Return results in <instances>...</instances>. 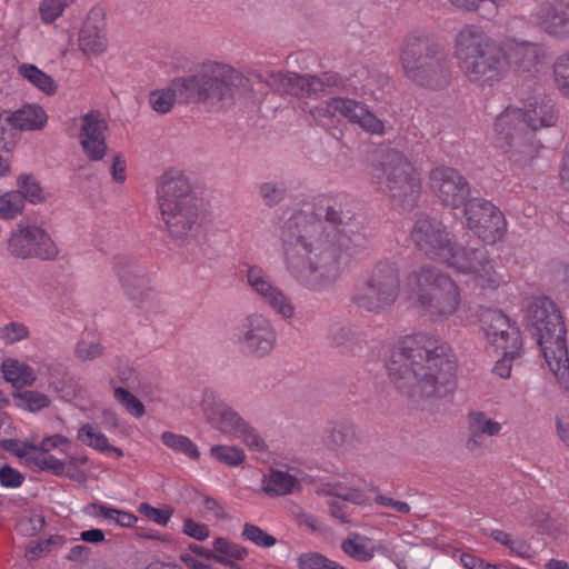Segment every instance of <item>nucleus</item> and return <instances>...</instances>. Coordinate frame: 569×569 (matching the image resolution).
I'll list each match as a JSON object with an SVG mask.
<instances>
[{"label":"nucleus","instance_id":"nucleus-32","mask_svg":"<svg viewBox=\"0 0 569 569\" xmlns=\"http://www.w3.org/2000/svg\"><path fill=\"white\" fill-rule=\"evenodd\" d=\"M470 438L467 447L473 450L482 445V436H496L501 430V425L497 421L488 419L483 412H471L469 415Z\"/></svg>","mask_w":569,"mask_h":569},{"label":"nucleus","instance_id":"nucleus-47","mask_svg":"<svg viewBox=\"0 0 569 569\" xmlns=\"http://www.w3.org/2000/svg\"><path fill=\"white\" fill-rule=\"evenodd\" d=\"M113 396L116 400L119 401L134 418H141L146 413L144 405L128 389L117 387L113 390Z\"/></svg>","mask_w":569,"mask_h":569},{"label":"nucleus","instance_id":"nucleus-24","mask_svg":"<svg viewBox=\"0 0 569 569\" xmlns=\"http://www.w3.org/2000/svg\"><path fill=\"white\" fill-rule=\"evenodd\" d=\"M326 111L330 116L337 113L349 119L351 122L359 124L363 130L371 134H383L385 124L376 114H373L369 108L362 102L335 97L327 102Z\"/></svg>","mask_w":569,"mask_h":569},{"label":"nucleus","instance_id":"nucleus-59","mask_svg":"<svg viewBox=\"0 0 569 569\" xmlns=\"http://www.w3.org/2000/svg\"><path fill=\"white\" fill-rule=\"evenodd\" d=\"M24 476L10 466L0 468V483L6 488H18L23 483Z\"/></svg>","mask_w":569,"mask_h":569},{"label":"nucleus","instance_id":"nucleus-9","mask_svg":"<svg viewBox=\"0 0 569 569\" xmlns=\"http://www.w3.org/2000/svg\"><path fill=\"white\" fill-rule=\"evenodd\" d=\"M417 302L432 319H448L458 310L461 296L458 284L441 270L423 266L412 273Z\"/></svg>","mask_w":569,"mask_h":569},{"label":"nucleus","instance_id":"nucleus-2","mask_svg":"<svg viewBox=\"0 0 569 569\" xmlns=\"http://www.w3.org/2000/svg\"><path fill=\"white\" fill-rule=\"evenodd\" d=\"M387 369L399 391L411 399H441L457 387V357L451 347L425 332L400 339Z\"/></svg>","mask_w":569,"mask_h":569},{"label":"nucleus","instance_id":"nucleus-62","mask_svg":"<svg viewBox=\"0 0 569 569\" xmlns=\"http://www.w3.org/2000/svg\"><path fill=\"white\" fill-rule=\"evenodd\" d=\"M127 163L121 153H116L112 157V164L110 173L116 182L122 183L126 180Z\"/></svg>","mask_w":569,"mask_h":569},{"label":"nucleus","instance_id":"nucleus-60","mask_svg":"<svg viewBox=\"0 0 569 569\" xmlns=\"http://www.w3.org/2000/svg\"><path fill=\"white\" fill-rule=\"evenodd\" d=\"M182 532L199 541L206 540L210 535V530L207 525L194 522L192 519L184 520Z\"/></svg>","mask_w":569,"mask_h":569},{"label":"nucleus","instance_id":"nucleus-48","mask_svg":"<svg viewBox=\"0 0 569 569\" xmlns=\"http://www.w3.org/2000/svg\"><path fill=\"white\" fill-rule=\"evenodd\" d=\"M553 77L559 91L569 97V51L557 57L553 63Z\"/></svg>","mask_w":569,"mask_h":569},{"label":"nucleus","instance_id":"nucleus-17","mask_svg":"<svg viewBox=\"0 0 569 569\" xmlns=\"http://www.w3.org/2000/svg\"><path fill=\"white\" fill-rule=\"evenodd\" d=\"M429 183L442 203L452 208L465 207L470 198L471 188L467 179L455 168L438 166L429 173Z\"/></svg>","mask_w":569,"mask_h":569},{"label":"nucleus","instance_id":"nucleus-42","mask_svg":"<svg viewBox=\"0 0 569 569\" xmlns=\"http://www.w3.org/2000/svg\"><path fill=\"white\" fill-rule=\"evenodd\" d=\"M17 186L18 189L16 192L23 197V202L28 200L29 202L37 204L46 201L43 189L34 176L21 173L17 178Z\"/></svg>","mask_w":569,"mask_h":569},{"label":"nucleus","instance_id":"nucleus-31","mask_svg":"<svg viewBox=\"0 0 569 569\" xmlns=\"http://www.w3.org/2000/svg\"><path fill=\"white\" fill-rule=\"evenodd\" d=\"M305 74L271 71L266 74V86L277 92L303 97Z\"/></svg>","mask_w":569,"mask_h":569},{"label":"nucleus","instance_id":"nucleus-20","mask_svg":"<svg viewBox=\"0 0 569 569\" xmlns=\"http://www.w3.org/2000/svg\"><path fill=\"white\" fill-rule=\"evenodd\" d=\"M156 191L160 210L202 201L190 179L178 169L164 171L157 180Z\"/></svg>","mask_w":569,"mask_h":569},{"label":"nucleus","instance_id":"nucleus-37","mask_svg":"<svg viewBox=\"0 0 569 569\" xmlns=\"http://www.w3.org/2000/svg\"><path fill=\"white\" fill-rule=\"evenodd\" d=\"M18 72L43 93L48 96L56 93L57 84L53 78L40 70L37 66L23 63L19 66Z\"/></svg>","mask_w":569,"mask_h":569},{"label":"nucleus","instance_id":"nucleus-27","mask_svg":"<svg viewBox=\"0 0 569 569\" xmlns=\"http://www.w3.org/2000/svg\"><path fill=\"white\" fill-rule=\"evenodd\" d=\"M499 47L506 60V72L510 67L517 70L530 71L536 66L540 53V47L537 43L526 40L519 41L513 38L503 40Z\"/></svg>","mask_w":569,"mask_h":569},{"label":"nucleus","instance_id":"nucleus-22","mask_svg":"<svg viewBox=\"0 0 569 569\" xmlns=\"http://www.w3.org/2000/svg\"><path fill=\"white\" fill-rule=\"evenodd\" d=\"M480 321L489 343L496 349L511 348V352L521 350L520 330L511 325L510 319L501 310L488 309L481 313Z\"/></svg>","mask_w":569,"mask_h":569},{"label":"nucleus","instance_id":"nucleus-16","mask_svg":"<svg viewBox=\"0 0 569 569\" xmlns=\"http://www.w3.org/2000/svg\"><path fill=\"white\" fill-rule=\"evenodd\" d=\"M113 271L123 293L138 307L144 303L152 291L146 268L132 256L118 254L113 259Z\"/></svg>","mask_w":569,"mask_h":569},{"label":"nucleus","instance_id":"nucleus-55","mask_svg":"<svg viewBox=\"0 0 569 569\" xmlns=\"http://www.w3.org/2000/svg\"><path fill=\"white\" fill-rule=\"evenodd\" d=\"M62 542L63 537L59 535L51 536L49 539L42 541H30L26 549V556L31 560L38 559L41 556L50 552L51 546L60 545Z\"/></svg>","mask_w":569,"mask_h":569},{"label":"nucleus","instance_id":"nucleus-51","mask_svg":"<svg viewBox=\"0 0 569 569\" xmlns=\"http://www.w3.org/2000/svg\"><path fill=\"white\" fill-rule=\"evenodd\" d=\"M242 537L260 548H270L277 543V539L273 536L249 522L243 526Z\"/></svg>","mask_w":569,"mask_h":569},{"label":"nucleus","instance_id":"nucleus-29","mask_svg":"<svg viewBox=\"0 0 569 569\" xmlns=\"http://www.w3.org/2000/svg\"><path fill=\"white\" fill-rule=\"evenodd\" d=\"M347 80L335 71H326L319 74H305L303 97L319 93H336L343 90Z\"/></svg>","mask_w":569,"mask_h":569},{"label":"nucleus","instance_id":"nucleus-23","mask_svg":"<svg viewBox=\"0 0 569 569\" xmlns=\"http://www.w3.org/2000/svg\"><path fill=\"white\" fill-rule=\"evenodd\" d=\"M108 123L98 110H91L81 117L80 144L91 161H100L107 153L106 131Z\"/></svg>","mask_w":569,"mask_h":569},{"label":"nucleus","instance_id":"nucleus-46","mask_svg":"<svg viewBox=\"0 0 569 569\" xmlns=\"http://www.w3.org/2000/svg\"><path fill=\"white\" fill-rule=\"evenodd\" d=\"M77 438L88 447L102 452H106L110 445L106 435L97 432L90 423H86L79 429Z\"/></svg>","mask_w":569,"mask_h":569},{"label":"nucleus","instance_id":"nucleus-12","mask_svg":"<svg viewBox=\"0 0 569 569\" xmlns=\"http://www.w3.org/2000/svg\"><path fill=\"white\" fill-rule=\"evenodd\" d=\"M446 262L463 274H471L476 286L483 290H496L505 282L495 269L489 251L485 247L452 246Z\"/></svg>","mask_w":569,"mask_h":569},{"label":"nucleus","instance_id":"nucleus-19","mask_svg":"<svg viewBox=\"0 0 569 569\" xmlns=\"http://www.w3.org/2000/svg\"><path fill=\"white\" fill-rule=\"evenodd\" d=\"M160 212L169 236L182 241L196 238L206 219L202 201L167 208Z\"/></svg>","mask_w":569,"mask_h":569},{"label":"nucleus","instance_id":"nucleus-30","mask_svg":"<svg viewBox=\"0 0 569 569\" xmlns=\"http://www.w3.org/2000/svg\"><path fill=\"white\" fill-rule=\"evenodd\" d=\"M330 343L337 348L355 353L362 349L365 342L362 332L355 326L346 323H335L329 330Z\"/></svg>","mask_w":569,"mask_h":569},{"label":"nucleus","instance_id":"nucleus-33","mask_svg":"<svg viewBox=\"0 0 569 569\" xmlns=\"http://www.w3.org/2000/svg\"><path fill=\"white\" fill-rule=\"evenodd\" d=\"M342 551L357 561H369L375 557V546L370 538L350 532L341 543Z\"/></svg>","mask_w":569,"mask_h":569},{"label":"nucleus","instance_id":"nucleus-11","mask_svg":"<svg viewBox=\"0 0 569 569\" xmlns=\"http://www.w3.org/2000/svg\"><path fill=\"white\" fill-rule=\"evenodd\" d=\"M202 410L207 422L213 429L223 435L241 439L242 442L252 450L259 452L266 450V442L257 430L230 406L217 399L213 392L204 393Z\"/></svg>","mask_w":569,"mask_h":569},{"label":"nucleus","instance_id":"nucleus-14","mask_svg":"<svg viewBox=\"0 0 569 569\" xmlns=\"http://www.w3.org/2000/svg\"><path fill=\"white\" fill-rule=\"evenodd\" d=\"M463 208L467 227L485 243L495 244L503 238L507 222L498 207L476 197L469 199Z\"/></svg>","mask_w":569,"mask_h":569},{"label":"nucleus","instance_id":"nucleus-63","mask_svg":"<svg viewBox=\"0 0 569 569\" xmlns=\"http://www.w3.org/2000/svg\"><path fill=\"white\" fill-rule=\"evenodd\" d=\"M375 501L382 507H390L400 513H409L410 506L405 501L395 500L383 495H379L375 498Z\"/></svg>","mask_w":569,"mask_h":569},{"label":"nucleus","instance_id":"nucleus-38","mask_svg":"<svg viewBox=\"0 0 569 569\" xmlns=\"http://www.w3.org/2000/svg\"><path fill=\"white\" fill-rule=\"evenodd\" d=\"M161 441L174 452L184 455L191 460H198L200 458V451L197 445L187 436L164 431L161 435Z\"/></svg>","mask_w":569,"mask_h":569},{"label":"nucleus","instance_id":"nucleus-18","mask_svg":"<svg viewBox=\"0 0 569 569\" xmlns=\"http://www.w3.org/2000/svg\"><path fill=\"white\" fill-rule=\"evenodd\" d=\"M416 247L430 258L446 260L453 242L440 221L426 214L417 217L411 230Z\"/></svg>","mask_w":569,"mask_h":569},{"label":"nucleus","instance_id":"nucleus-10","mask_svg":"<svg viewBox=\"0 0 569 569\" xmlns=\"http://www.w3.org/2000/svg\"><path fill=\"white\" fill-rule=\"evenodd\" d=\"M400 292L399 271L395 263L381 261L375 266L368 279L352 296L358 309L381 313L390 308Z\"/></svg>","mask_w":569,"mask_h":569},{"label":"nucleus","instance_id":"nucleus-49","mask_svg":"<svg viewBox=\"0 0 569 569\" xmlns=\"http://www.w3.org/2000/svg\"><path fill=\"white\" fill-rule=\"evenodd\" d=\"M29 459L32 461V465L37 466L41 471H49L58 477L64 476L68 478H73V476L69 472L67 462L51 455L47 457H36Z\"/></svg>","mask_w":569,"mask_h":569},{"label":"nucleus","instance_id":"nucleus-39","mask_svg":"<svg viewBox=\"0 0 569 569\" xmlns=\"http://www.w3.org/2000/svg\"><path fill=\"white\" fill-rule=\"evenodd\" d=\"M212 546L213 553H210L209 556L212 557V560L219 563L232 558L246 559L249 555L247 548L222 537L216 538Z\"/></svg>","mask_w":569,"mask_h":569},{"label":"nucleus","instance_id":"nucleus-61","mask_svg":"<svg viewBox=\"0 0 569 569\" xmlns=\"http://www.w3.org/2000/svg\"><path fill=\"white\" fill-rule=\"evenodd\" d=\"M506 547L510 550V552L525 559L531 558L533 555L531 546L523 539L511 538L506 543Z\"/></svg>","mask_w":569,"mask_h":569},{"label":"nucleus","instance_id":"nucleus-64","mask_svg":"<svg viewBox=\"0 0 569 569\" xmlns=\"http://www.w3.org/2000/svg\"><path fill=\"white\" fill-rule=\"evenodd\" d=\"M69 439L62 435H53L44 438L39 445V451L42 453L49 452L51 449L58 448L61 445L69 443Z\"/></svg>","mask_w":569,"mask_h":569},{"label":"nucleus","instance_id":"nucleus-44","mask_svg":"<svg viewBox=\"0 0 569 569\" xmlns=\"http://www.w3.org/2000/svg\"><path fill=\"white\" fill-rule=\"evenodd\" d=\"M210 455L229 467H237L244 461V451L236 446L214 445L210 449Z\"/></svg>","mask_w":569,"mask_h":569},{"label":"nucleus","instance_id":"nucleus-53","mask_svg":"<svg viewBox=\"0 0 569 569\" xmlns=\"http://www.w3.org/2000/svg\"><path fill=\"white\" fill-rule=\"evenodd\" d=\"M327 493L345 501H350L355 505H362L366 502L363 492L358 489L347 487L340 482L328 485Z\"/></svg>","mask_w":569,"mask_h":569},{"label":"nucleus","instance_id":"nucleus-45","mask_svg":"<svg viewBox=\"0 0 569 569\" xmlns=\"http://www.w3.org/2000/svg\"><path fill=\"white\" fill-rule=\"evenodd\" d=\"M23 208V197L16 190L0 196V218L13 219L22 212Z\"/></svg>","mask_w":569,"mask_h":569},{"label":"nucleus","instance_id":"nucleus-26","mask_svg":"<svg viewBox=\"0 0 569 569\" xmlns=\"http://www.w3.org/2000/svg\"><path fill=\"white\" fill-rule=\"evenodd\" d=\"M535 18L538 26L549 36L569 38V2H543L537 8Z\"/></svg>","mask_w":569,"mask_h":569},{"label":"nucleus","instance_id":"nucleus-6","mask_svg":"<svg viewBox=\"0 0 569 569\" xmlns=\"http://www.w3.org/2000/svg\"><path fill=\"white\" fill-rule=\"evenodd\" d=\"M528 326L560 387L569 392V356L566 327L560 310L548 297H537L529 305Z\"/></svg>","mask_w":569,"mask_h":569},{"label":"nucleus","instance_id":"nucleus-3","mask_svg":"<svg viewBox=\"0 0 569 569\" xmlns=\"http://www.w3.org/2000/svg\"><path fill=\"white\" fill-rule=\"evenodd\" d=\"M558 111L552 99L547 96L530 97L522 108H507L495 122L500 147L509 159L525 167L538 154L541 142L536 139L540 128L556 124Z\"/></svg>","mask_w":569,"mask_h":569},{"label":"nucleus","instance_id":"nucleus-8","mask_svg":"<svg viewBox=\"0 0 569 569\" xmlns=\"http://www.w3.org/2000/svg\"><path fill=\"white\" fill-rule=\"evenodd\" d=\"M372 177L395 202L413 208L420 197L421 182L413 166L397 150H388L373 166Z\"/></svg>","mask_w":569,"mask_h":569},{"label":"nucleus","instance_id":"nucleus-43","mask_svg":"<svg viewBox=\"0 0 569 569\" xmlns=\"http://www.w3.org/2000/svg\"><path fill=\"white\" fill-rule=\"evenodd\" d=\"M13 399L17 407L31 412L40 411L51 402L47 395L36 390L17 391L13 393Z\"/></svg>","mask_w":569,"mask_h":569},{"label":"nucleus","instance_id":"nucleus-7","mask_svg":"<svg viewBox=\"0 0 569 569\" xmlns=\"http://www.w3.org/2000/svg\"><path fill=\"white\" fill-rule=\"evenodd\" d=\"M455 57L465 77L478 86H492L506 74L499 44L476 24H466L457 33Z\"/></svg>","mask_w":569,"mask_h":569},{"label":"nucleus","instance_id":"nucleus-15","mask_svg":"<svg viewBox=\"0 0 569 569\" xmlns=\"http://www.w3.org/2000/svg\"><path fill=\"white\" fill-rule=\"evenodd\" d=\"M8 251L14 258L41 260H52L59 253L56 243L44 229L37 226L22 227L21 224L11 233L8 240Z\"/></svg>","mask_w":569,"mask_h":569},{"label":"nucleus","instance_id":"nucleus-36","mask_svg":"<svg viewBox=\"0 0 569 569\" xmlns=\"http://www.w3.org/2000/svg\"><path fill=\"white\" fill-rule=\"evenodd\" d=\"M1 369L4 379L16 388L32 386L36 380L32 369L24 363H20L18 360L9 359L3 361Z\"/></svg>","mask_w":569,"mask_h":569},{"label":"nucleus","instance_id":"nucleus-25","mask_svg":"<svg viewBox=\"0 0 569 569\" xmlns=\"http://www.w3.org/2000/svg\"><path fill=\"white\" fill-rule=\"evenodd\" d=\"M79 48L84 54H101L108 47L106 12L101 7H93L79 32Z\"/></svg>","mask_w":569,"mask_h":569},{"label":"nucleus","instance_id":"nucleus-57","mask_svg":"<svg viewBox=\"0 0 569 569\" xmlns=\"http://www.w3.org/2000/svg\"><path fill=\"white\" fill-rule=\"evenodd\" d=\"M68 6L67 0H43L40 4V14L43 21L52 22L60 17Z\"/></svg>","mask_w":569,"mask_h":569},{"label":"nucleus","instance_id":"nucleus-35","mask_svg":"<svg viewBox=\"0 0 569 569\" xmlns=\"http://www.w3.org/2000/svg\"><path fill=\"white\" fill-rule=\"evenodd\" d=\"M358 439L357 427L351 421H340L333 423L327 430V445L331 448H347Z\"/></svg>","mask_w":569,"mask_h":569},{"label":"nucleus","instance_id":"nucleus-56","mask_svg":"<svg viewBox=\"0 0 569 569\" xmlns=\"http://www.w3.org/2000/svg\"><path fill=\"white\" fill-rule=\"evenodd\" d=\"M138 511H139V513L144 516L147 519H149L160 526H166L169 522V520L173 513V509L171 507H168L164 509H159V508L152 507L151 505H149L147 502L140 503L138 507Z\"/></svg>","mask_w":569,"mask_h":569},{"label":"nucleus","instance_id":"nucleus-34","mask_svg":"<svg viewBox=\"0 0 569 569\" xmlns=\"http://www.w3.org/2000/svg\"><path fill=\"white\" fill-rule=\"evenodd\" d=\"M299 487L298 479L286 471L272 470L271 473L264 478L262 488L264 492L270 496H283L292 493L295 489Z\"/></svg>","mask_w":569,"mask_h":569},{"label":"nucleus","instance_id":"nucleus-41","mask_svg":"<svg viewBox=\"0 0 569 569\" xmlns=\"http://www.w3.org/2000/svg\"><path fill=\"white\" fill-rule=\"evenodd\" d=\"M172 87L169 89L154 90L149 96V104L158 113L169 112L176 100L179 99L178 78L172 81Z\"/></svg>","mask_w":569,"mask_h":569},{"label":"nucleus","instance_id":"nucleus-13","mask_svg":"<svg viewBox=\"0 0 569 569\" xmlns=\"http://www.w3.org/2000/svg\"><path fill=\"white\" fill-rule=\"evenodd\" d=\"M236 341L247 357L263 359L277 345V332L271 320L258 312L242 318L236 328Z\"/></svg>","mask_w":569,"mask_h":569},{"label":"nucleus","instance_id":"nucleus-58","mask_svg":"<svg viewBox=\"0 0 569 569\" xmlns=\"http://www.w3.org/2000/svg\"><path fill=\"white\" fill-rule=\"evenodd\" d=\"M502 351L501 358L496 362L493 371L500 376L501 378H508L511 371V363L515 359L520 357L521 350H516V352H511V348L500 349Z\"/></svg>","mask_w":569,"mask_h":569},{"label":"nucleus","instance_id":"nucleus-50","mask_svg":"<svg viewBox=\"0 0 569 569\" xmlns=\"http://www.w3.org/2000/svg\"><path fill=\"white\" fill-rule=\"evenodd\" d=\"M103 347L94 337H82L76 346V356L82 361L93 360L101 357Z\"/></svg>","mask_w":569,"mask_h":569},{"label":"nucleus","instance_id":"nucleus-28","mask_svg":"<svg viewBox=\"0 0 569 569\" xmlns=\"http://www.w3.org/2000/svg\"><path fill=\"white\" fill-rule=\"evenodd\" d=\"M8 127L20 131L41 130L48 121L44 109L39 104L26 103L16 111L3 110Z\"/></svg>","mask_w":569,"mask_h":569},{"label":"nucleus","instance_id":"nucleus-52","mask_svg":"<svg viewBox=\"0 0 569 569\" xmlns=\"http://www.w3.org/2000/svg\"><path fill=\"white\" fill-rule=\"evenodd\" d=\"M300 569H346L338 562L328 559L321 553H305L299 558Z\"/></svg>","mask_w":569,"mask_h":569},{"label":"nucleus","instance_id":"nucleus-40","mask_svg":"<svg viewBox=\"0 0 569 569\" xmlns=\"http://www.w3.org/2000/svg\"><path fill=\"white\" fill-rule=\"evenodd\" d=\"M258 194L266 207L273 208L287 198L288 187L280 180L264 181L258 186Z\"/></svg>","mask_w":569,"mask_h":569},{"label":"nucleus","instance_id":"nucleus-5","mask_svg":"<svg viewBox=\"0 0 569 569\" xmlns=\"http://www.w3.org/2000/svg\"><path fill=\"white\" fill-rule=\"evenodd\" d=\"M405 77L428 90H442L450 84L452 62L446 44L431 31L408 34L400 48Z\"/></svg>","mask_w":569,"mask_h":569},{"label":"nucleus","instance_id":"nucleus-21","mask_svg":"<svg viewBox=\"0 0 569 569\" xmlns=\"http://www.w3.org/2000/svg\"><path fill=\"white\" fill-rule=\"evenodd\" d=\"M247 281L258 295L263 305L269 307L276 315L283 319H291L295 316V306L291 298L271 278L257 266L247 270Z\"/></svg>","mask_w":569,"mask_h":569},{"label":"nucleus","instance_id":"nucleus-54","mask_svg":"<svg viewBox=\"0 0 569 569\" xmlns=\"http://www.w3.org/2000/svg\"><path fill=\"white\" fill-rule=\"evenodd\" d=\"M30 336L29 328L22 322L12 321L0 328V338L7 345H13Z\"/></svg>","mask_w":569,"mask_h":569},{"label":"nucleus","instance_id":"nucleus-4","mask_svg":"<svg viewBox=\"0 0 569 569\" xmlns=\"http://www.w3.org/2000/svg\"><path fill=\"white\" fill-rule=\"evenodd\" d=\"M179 101L202 103L209 110H220L234 103L238 97L251 91V79L233 67L206 62L194 73L178 78Z\"/></svg>","mask_w":569,"mask_h":569},{"label":"nucleus","instance_id":"nucleus-1","mask_svg":"<svg viewBox=\"0 0 569 569\" xmlns=\"http://www.w3.org/2000/svg\"><path fill=\"white\" fill-rule=\"evenodd\" d=\"M373 238L361 216L338 198H326L315 212H295L283 224L286 268L308 289L331 287L343 268L365 252Z\"/></svg>","mask_w":569,"mask_h":569}]
</instances>
